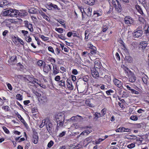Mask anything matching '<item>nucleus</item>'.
<instances>
[{
  "label": "nucleus",
  "instance_id": "nucleus-1",
  "mask_svg": "<svg viewBox=\"0 0 149 149\" xmlns=\"http://www.w3.org/2000/svg\"><path fill=\"white\" fill-rule=\"evenodd\" d=\"M64 117L65 115L61 113H58L56 116L55 118L56 120V122L57 123L58 127H62L63 126L65 119Z\"/></svg>",
  "mask_w": 149,
  "mask_h": 149
},
{
  "label": "nucleus",
  "instance_id": "nucleus-2",
  "mask_svg": "<svg viewBox=\"0 0 149 149\" xmlns=\"http://www.w3.org/2000/svg\"><path fill=\"white\" fill-rule=\"evenodd\" d=\"M143 32L142 27L139 26L134 30L133 35L135 38H139L142 36Z\"/></svg>",
  "mask_w": 149,
  "mask_h": 149
},
{
  "label": "nucleus",
  "instance_id": "nucleus-3",
  "mask_svg": "<svg viewBox=\"0 0 149 149\" xmlns=\"http://www.w3.org/2000/svg\"><path fill=\"white\" fill-rule=\"evenodd\" d=\"M112 4L114 6L116 10L118 13H120L122 10L121 6L117 0H112Z\"/></svg>",
  "mask_w": 149,
  "mask_h": 149
},
{
  "label": "nucleus",
  "instance_id": "nucleus-4",
  "mask_svg": "<svg viewBox=\"0 0 149 149\" xmlns=\"http://www.w3.org/2000/svg\"><path fill=\"white\" fill-rule=\"evenodd\" d=\"M45 125L48 132L49 133H52V130L54 129L53 126L51 121L48 118H46Z\"/></svg>",
  "mask_w": 149,
  "mask_h": 149
},
{
  "label": "nucleus",
  "instance_id": "nucleus-5",
  "mask_svg": "<svg viewBox=\"0 0 149 149\" xmlns=\"http://www.w3.org/2000/svg\"><path fill=\"white\" fill-rule=\"evenodd\" d=\"M128 75L129 81L132 82H134L135 81L136 79V78L134 73L132 72H130V73Z\"/></svg>",
  "mask_w": 149,
  "mask_h": 149
},
{
  "label": "nucleus",
  "instance_id": "nucleus-6",
  "mask_svg": "<svg viewBox=\"0 0 149 149\" xmlns=\"http://www.w3.org/2000/svg\"><path fill=\"white\" fill-rule=\"evenodd\" d=\"M17 58L16 56H13L10 58V59L8 61L9 64L10 65L14 64V63L17 62Z\"/></svg>",
  "mask_w": 149,
  "mask_h": 149
},
{
  "label": "nucleus",
  "instance_id": "nucleus-7",
  "mask_svg": "<svg viewBox=\"0 0 149 149\" xmlns=\"http://www.w3.org/2000/svg\"><path fill=\"white\" fill-rule=\"evenodd\" d=\"M91 73L93 77L95 78H96L99 77L98 70L93 68V70H91Z\"/></svg>",
  "mask_w": 149,
  "mask_h": 149
},
{
  "label": "nucleus",
  "instance_id": "nucleus-8",
  "mask_svg": "<svg viewBox=\"0 0 149 149\" xmlns=\"http://www.w3.org/2000/svg\"><path fill=\"white\" fill-rule=\"evenodd\" d=\"M18 16H20L21 17H24L27 15V13L26 11L24 10H18L17 11Z\"/></svg>",
  "mask_w": 149,
  "mask_h": 149
},
{
  "label": "nucleus",
  "instance_id": "nucleus-9",
  "mask_svg": "<svg viewBox=\"0 0 149 149\" xmlns=\"http://www.w3.org/2000/svg\"><path fill=\"white\" fill-rule=\"evenodd\" d=\"M125 23L127 24H132L134 22V20L131 17L128 16H126L125 17Z\"/></svg>",
  "mask_w": 149,
  "mask_h": 149
},
{
  "label": "nucleus",
  "instance_id": "nucleus-10",
  "mask_svg": "<svg viewBox=\"0 0 149 149\" xmlns=\"http://www.w3.org/2000/svg\"><path fill=\"white\" fill-rule=\"evenodd\" d=\"M113 82L115 85L119 88L122 86V83L116 79H114Z\"/></svg>",
  "mask_w": 149,
  "mask_h": 149
},
{
  "label": "nucleus",
  "instance_id": "nucleus-11",
  "mask_svg": "<svg viewBox=\"0 0 149 149\" xmlns=\"http://www.w3.org/2000/svg\"><path fill=\"white\" fill-rule=\"evenodd\" d=\"M148 43L146 41H142L140 42L139 47L142 50H144L147 47Z\"/></svg>",
  "mask_w": 149,
  "mask_h": 149
},
{
  "label": "nucleus",
  "instance_id": "nucleus-12",
  "mask_svg": "<svg viewBox=\"0 0 149 149\" xmlns=\"http://www.w3.org/2000/svg\"><path fill=\"white\" fill-rule=\"evenodd\" d=\"M33 142L35 144H36L38 143V141L39 137L38 134L37 132H35L33 133Z\"/></svg>",
  "mask_w": 149,
  "mask_h": 149
},
{
  "label": "nucleus",
  "instance_id": "nucleus-13",
  "mask_svg": "<svg viewBox=\"0 0 149 149\" xmlns=\"http://www.w3.org/2000/svg\"><path fill=\"white\" fill-rule=\"evenodd\" d=\"M17 116L18 118L23 123L24 125L25 126L26 129H28L29 127L27 124L26 122L24 119L21 117L20 114H17Z\"/></svg>",
  "mask_w": 149,
  "mask_h": 149
},
{
  "label": "nucleus",
  "instance_id": "nucleus-14",
  "mask_svg": "<svg viewBox=\"0 0 149 149\" xmlns=\"http://www.w3.org/2000/svg\"><path fill=\"white\" fill-rule=\"evenodd\" d=\"M85 3L90 6H93L95 3V0H83Z\"/></svg>",
  "mask_w": 149,
  "mask_h": 149
},
{
  "label": "nucleus",
  "instance_id": "nucleus-15",
  "mask_svg": "<svg viewBox=\"0 0 149 149\" xmlns=\"http://www.w3.org/2000/svg\"><path fill=\"white\" fill-rule=\"evenodd\" d=\"M10 10L11 13L10 14V16L12 17H18L17 14L18 10H14L13 9H10Z\"/></svg>",
  "mask_w": 149,
  "mask_h": 149
},
{
  "label": "nucleus",
  "instance_id": "nucleus-16",
  "mask_svg": "<svg viewBox=\"0 0 149 149\" xmlns=\"http://www.w3.org/2000/svg\"><path fill=\"white\" fill-rule=\"evenodd\" d=\"M67 87L71 90H73V86L72 85L70 80L67 79Z\"/></svg>",
  "mask_w": 149,
  "mask_h": 149
},
{
  "label": "nucleus",
  "instance_id": "nucleus-17",
  "mask_svg": "<svg viewBox=\"0 0 149 149\" xmlns=\"http://www.w3.org/2000/svg\"><path fill=\"white\" fill-rule=\"evenodd\" d=\"M63 79L62 80L60 81H59V82H58V84L59 86L65 87V77H63Z\"/></svg>",
  "mask_w": 149,
  "mask_h": 149
},
{
  "label": "nucleus",
  "instance_id": "nucleus-18",
  "mask_svg": "<svg viewBox=\"0 0 149 149\" xmlns=\"http://www.w3.org/2000/svg\"><path fill=\"white\" fill-rule=\"evenodd\" d=\"M39 13L42 16L43 18L45 19L47 21H49V19L48 17L42 11H39Z\"/></svg>",
  "mask_w": 149,
  "mask_h": 149
},
{
  "label": "nucleus",
  "instance_id": "nucleus-19",
  "mask_svg": "<svg viewBox=\"0 0 149 149\" xmlns=\"http://www.w3.org/2000/svg\"><path fill=\"white\" fill-rule=\"evenodd\" d=\"M29 12L31 13L37 14L38 13V11L34 8H32L29 9Z\"/></svg>",
  "mask_w": 149,
  "mask_h": 149
},
{
  "label": "nucleus",
  "instance_id": "nucleus-20",
  "mask_svg": "<svg viewBox=\"0 0 149 149\" xmlns=\"http://www.w3.org/2000/svg\"><path fill=\"white\" fill-rule=\"evenodd\" d=\"M104 69L102 68H101L100 69H98V72L99 73V74L100 76V77L102 78L103 76V74H104Z\"/></svg>",
  "mask_w": 149,
  "mask_h": 149
},
{
  "label": "nucleus",
  "instance_id": "nucleus-21",
  "mask_svg": "<svg viewBox=\"0 0 149 149\" xmlns=\"http://www.w3.org/2000/svg\"><path fill=\"white\" fill-rule=\"evenodd\" d=\"M10 9V10H6L3 12V15L4 16H10V14H11Z\"/></svg>",
  "mask_w": 149,
  "mask_h": 149
},
{
  "label": "nucleus",
  "instance_id": "nucleus-22",
  "mask_svg": "<svg viewBox=\"0 0 149 149\" xmlns=\"http://www.w3.org/2000/svg\"><path fill=\"white\" fill-rule=\"evenodd\" d=\"M136 8L138 11L141 14L143 15V11L141 8V7L138 5L136 6Z\"/></svg>",
  "mask_w": 149,
  "mask_h": 149
},
{
  "label": "nucleus",
  "instance_id": "nucleus-23",
  "mask_svg": "<svg viewBox=\"0 0 149 149\" xmlns=\"http://www.w3.org/2000/svg\"><path fill=\"white\" fill-rule=\"evenodd\" d=\"M43 70L46 73H48L49 71V69L48 68V66L46 65L45 63L44 65Z\"/></svg>",
  "mask_w": 149,
  "mask_h": 149
},
{
  "label": "nucleus",
  "instance_id": "nucleus-24",
  "mask_svg": "<svg viewBox=\"0 0 149 149\" xmlns=\"http://www.w3.org/2000/svg\"><path fill=\"white\" fill-rule=\"evenodd\" d=\"M57 21L58 22L61 24L64 28H66V26L65 25V24L64 23V22H65L64 20L62 19H57Z\"/></svg>",
  "mask_w": 149,
  "mask_h": 149
},
{
  "label": "nucleus",
  "instance_id": "nucleus-25",
  "mask_svg": "<svg viewBox=\"0 0 149 149\" xmlns=\"http://www.w3.org/2000/svg\"><path fill=\"white\" fill-rule=\"evenodd\" d=\"M45 63L42 60H39L37 63V64L39 67H41L43 65H44Z\"/></svg>",
  "mask_w": 149,
  "mask_h": 149
},
{
  "label": "nucleus",
  "instance_id": "nucleus-26",
  "mask_svg": "<svg viewBox=\"0 0 149 149\" xmlns=\"http://www.w3.org/2000/svg\"><path fill=\"white\" fill-rule=\"evenodd\" d=\"M95 68L94 69H95L97 70H98V69L100 68L101 66L100 63H98V62L96 63V62H95Z\"/></svg>",
  "mask_w": 149,
  "mask_h": 149
},
{
  "label": "nucleus",
  "instance_id": "nucleus-27",
  "mask_svg": "<svg viewBox=\"0 0 149 149\" xmlns=\"http://www.w3.org/2000/svg\"><path fill=\"white\" fill-rule=\"evenodd\" d=\"M41 100L44 103L46 102L47 101V96L46 95H43V96L41 98Z\"/></svg>",
  "mask_w": 149,
  "mask_h": 149
},
{
  "label": "nucleus",
  "instance_id": "nucleus-28",
  "mask_svg": "<svg viewBox=\"0 0 149 149\" xmlns=\"http://www.w3.org/2000/svg\"><path fill=\"white\" fill-rule=\"evenodd\" d=\"M125 59L129 63H131L132 61V58L131 57L128 56L125 57Z\"/></svg>",
  "mask_w": 149,
  "mask_h": 149
},
{
  "label": "nucleus",
  "instance_id": "nucleus-29",
  "mask_svg": "<svg viewBox=\"0 0 149 149\" xmlns=\"http://www.w3.org/2000/svg\"><path fill=\"white\" fill-rule=\"evenodd\" d=\"M59 72L58 70L57 69L56 66L54 67L53 66V73L54 74H57Z\"/></svg>",
  "mask_w": 149,
  "mask_h": 149
},
{
  "label": "nucleus",
  "instance_id": "nucleus-30",
  "mask_svg": "<svg viewBox=\"0 0 149 149\" xmlns=\"http://www.w3.org/2000/svg\"><path fill=\"white\" fill-rule=\"evenodd\" d=\"M46 123V119L45 120H42V123L39 126V127L40 128H42L43 127H44L45 125V123Z\"/></svg>",
  "mask_w": 149,
  "mask_h": 149
},
{
  "label": "nucleus",
  "instance_id": "nucleus-31",
  "mask_svg": "<svg viewBox=\"0 0 149 149\" xmlns=\"http://www.w3.org/2000/svg\"><path fill=\"white\" fill-rule=\"evenodd\" d=\"M96 48L95 47H93V48L91 49L90 50V53L92 54H95L96 53Z\"/></svg>",
  "mask_w": 149,
  "mask_h": 149
},
{
  "label": "nucleus",
  "instance_id": "nucleus-32",
  "mask_svg": "<svg viewBox=\"0 0 149 149\" xmlns=\"http://www.w3.org/2000/svg\"><path fill=\"white\" fill-rule=\"evenodd\" d=\"M27 28L31 32H33V30L32 24L30 23V24H29V25L27 27Z\"/></svg>",
  "mask_w": 149,
  "mask_h": 149
},
{
  "label": "nucleus",
  "instance_id": "nucleus-33",
  "mask_svg": "<svg viewBox=\"0 0 149 149\" xmlns=\"http://www.w3.org/2000/svg\"><path fill=\"white\" fill-rule=\"evenodd\" d=\"M104 79H105L107 81L109 82L111 80V78L110 76L108 75H105L104 77Z\"/></svg>",
  "mask_w": 149,
  "mask_h": 149
},
{
  "label": "nucleus",
  "instance_id": "nucleus-34",
  "mask_svg": "<svg viewBox=\"0 0 149 149\" xmlns=\"http://www.w3.org/2000/svg\"><path fill=\"white\" fill-rule=\"evenodd\" d=\"M87 10L88 11V12L87 13V15L88 17H91V10H90V9L88 8L87 9Z\"/></svg>",
  "mask_w": 149,
  "mask_h": 149
},
{
  "label": "nucleus",
  "instance_id": "nucleus-35",
  "mask_svg": "<svg viewBox=\"0 0 149 149\" xmlns=\"http://www.w3.org/2000/svg\"><path fill=\"white\" fill-rule=\"evenodd\" d=\"M130 119L136 121L138 120V117L136 116H132L130 118Z\"/></svg>",
  "mask_w": 149,
  "mask_h": 149
},
{
  "label": "nucleus",
  "instance_id": "nucleus-36",
  "mask_svg": "<svg viewBox=\"0 0 149 149\" xmlns=\"http://www.w3.org/2000/svg\"><path fill=\"white\" fill-rule=\"evenodd\" d=\"M22 95L20 94H18L16 96L17 99L19 100H22Z\"/></svg>",
  "mask_w": 149,
  "mask_h": 149
},
{
  "label": "nucleus",
  "instance_id": "nucleus-37",
  "mask_svg": "<svg viewBox=\"0 0 149 149\" xmlns=\"http://www.w3.org/2000/svg\"><path fill=\"white\" fill-rule=\"evenodd\" d=\"M135 146V144L134 143H132L130 144L127 145V147L129 148H132L134 147Z\"/></svg>",
  "mask_w": 149,
  "mask_h": 149
},
{
  "label": "nucleus",
  "instance_id": "nucleus-38",
  "mask_svg": "<svg viewBox=\"0 0 149 149\" xmlns=\"http://www.w3.org/2000/svg\"><path fill=\"white\" fill-rule=\"evenodd\" d=\"M55 29L56 31H57L58 32L61 33H63V29L61 28H55Z\"/></svg>",
  "mask_w": 149,
  "mask_h": 149
},
{
  "label": "nucleus",
  "instance_id": "nucleus-39",
  "mask_svg": "<svg viewBox=\"0 0 149 149\" xmlns=\"http://www.w3.org/2000/svg\"><path fill=\"white\" fill-rule=\"evenodd\" d=\"M2 6L3 5L6 6L9 4L10 3V2L6 0L3 1V2H2Z\"/></svg>",
  "mask_w": 149,
  "mask_h": 149
},
{
  "label": "nucleus",
  "instance_id": "nucleus-40",
  "mask_svg": "<svg viewBox=\"0 0 149 149\" xmlns=\"http://www.w3.org/2000/svg\"><path fill=\"white\" fill-rule=\"evenodd\" d=\"M26 37H25V39L26 41L28 42H30L31 41V38L30 36H26Z\"/></svg>",
  "mask_w": 149,
  "mask_h": 149
},
{
  "label": "nucleus",
  "instance_id": "nucleus-41",
  "mask_svg": "<svg viewBox=\"0 0 149 149\" xmlns=\"http://www.w3.org/2000/svg\"><path fill=\"white\" fill-rule=\"evenodd\" d=\"M85 39L86 40H87L89 38V34L88 32H86V31L85 33Z\"/></svg>",
  "mask_w": 149,
  "mask_h": 149
},
{
  "label": "nucleus",
  "instance_id": "nucleus-42",
  "mask_svg": "<svg viewBox=\"0 0 149 149\" xmlns=\"http://www.w3.org/2000/svg\"><path fill=\"white\" fill-rule=\"evenodd\" d=\"M6 111H9L10 110L9 107L8 106H3L2 107Z\"/></svg>",
  "mask_w": 149,
  "mask_h": 149
},
{
  "label": "nucleus",
  "instance_id": "nucleus-43",
  "mask_svg": "<svg viewBox=\"0 0 149 149\" xmlns=\"http://www.w3.org/2000/svg\"><path fill=\"white\" fill-rule=\"evenodd\" d=\"M124 70L125 72V73H126L127 74L130 73V72H132V71L129 70L128 68L127 67L124 68Z\"/></svg>",
  "mask_w": 149,
  "mask_h": 149
},
{
  "label": "nucleus",
  "instance_id": "nucleus-44",
  "mask_svg": "<svg viewBox=\"0 0 149 149\" xmlns=\"http://www.w3.org/2000/svg\"><path fill=\"white\" fill-rule=\"evenodd\" d=\"M54 144V142L52 141H51L48 144L47 146L48 147L50 148Z\"/></svg>",
  "mask_w": 149,
  "mask_h": 149
},
{
  "label": "nucleus",
  "instance_id": "nucleus-45",
  "mask_svg": "<svg viewBox=\"0 0 149 149\" xmlns=\"http://www.w3.org/2000/svg\"><path fill=\"white\" fill-rule=\"evenodd\" d=\"M40 38L44 41L47 40L49 39L48 37H45L42 35H40Z\"/></svg>",
  "mask_w": 149,
  "mask_h": 149
},
{
  "label": "nucleus",
  "instance_id": "nucleus-46",
  "mask_svg": "<svg viewBox=\"0 0 149 149\" xmlns=\"http://www.w3.org/2000/svg\"><path fill=\"white\" fill-rule=\"evenodd\" d=\"M47 60L51 62H54V63H55L56 62L55 60L52 57H49Z\"/></svg>",
  "mask_w": 149,
  "mask_h": 149
},
{
  "label": "nucleus",
  "instance_id": "nucleus-47",
  "mask_svg": "<svg viewBox=\"0 0 149 149\" xmlns=\"http://www.w3.org/2000/svg\"><path fill=\"white\" fill-rule=\"evenodd\" d=\"M89 77L88 76H84L83 78V80L84 81L87 82L88 81Z\"/></svg>",
  "mask_w": 149,
  "mask_h": 149
},
{
  "label": "nucleus",
  "instance_id": "nucleus-48",
  "mask_svg": "<svg viewBox=\"0 0 149 149\" xmlns=\"http://www.w3.org/2000/svg\"><path fill=\"white\" fill-rule=\"evenodd\" d=\"M3 130L4 132L7 134H9L10 133L9 131L8 130L5 126L3 127Z\"/></svg>",
  "mask_w": 149,
  "mask_h": 149
},
{
  "label": "nucleus",
  "instance_id": "nucleus-49",
  "mask_svg": "<svg viewBox=\"0 0 149 149\" xmlns=\"http://www.w3.org/2000/svg\"><path fill=\"white\" fill-rule=\"evenodd\" d=\"M58 37L59 38H60L63 40H65V39H66V38H65V36H63V34H61L58 35Z\"/></svg>",
  "mask_w": 149,
  "mask_h": 149
},
{
  "label": "nucleus",
  "instance_id": "nucleus-50",
  "mask_svg": "<svg viewBox=\"0 0 149 149\" xmlns=\"http://www.w3.org/2000/svg\"><path fill=\"white\" fill-rule=\"evenodd\" d=\"M48 49L50 52L54 53L55 55H56V54L54 53V49L52 47L49 46L48 47Z\"/></svg>",
  "mask_w": 149,
  "mask_h": 149
},
{
  "label": "nucleus",
  "instance_id": "nucleus-51",
  "mask_svg": "<svg viewBox=\"0 0 149 149\" xmlns=\"http://www.w3.org/2000/svg\"><path fill=\"white\" fill-rule=\"evenodd\" d=\"M92 137L91 136H89V137L87 138L86 139V140L88 143L92 141Z\"/></svg>",
  "mask_w": 149,
  "mask_h": 149
},
{
  "label": "nucleus",
  "instance_id": "nucleus-52",
  "mask_svg": "<svg viewBox=\"0 0 149 149\" xmlns=\"http://www.w3.org/2000/svg\"><path fill=\"white\" fill-rule=\"evenodd\" d=\"M131 92L133 94H138L139 93V92L138 91H136L133 89H132V91Z\"/></svg>",
  "mask_w": 149,
  "mask_h": 149
},
{
  "label": "nucleus",
  "instance_id": "nucleus-53",
  "mask_svg": "<svg viewBox=\"0 0 149 149\" xmlns=\"http://www.w3.org/2000/svg\"><path fill=\"white\" fill-rule=\"evenodd\" d=\"M60 76L59 75H57L56 76L55 78V80L57 81H60Z\"/></svg>",
  "mask_w": 149,
  "mask_h": 149
},
{
  "label": "nucleus",
  "instance_id": "nucleus-54",
  "mask_svg": "<svg viewBox=\"0 0 149 149\" xmlns=\"http://www.w3.org/2000/svg\"><path fill=\"white\" fill-rule=\"evenodd\" d=\"M24 23L25 24V26L27 28L29 24H30L27 21H25L24 22Z\"/></svg>",
  "mask_w": 149,
  "mask_h": 149
},
{
  "label": "nucleus",
  "instance_id": "nucleus-55",
  "mask_svg": "<svg viewBox=\"0 0 149 149\" xmlns=\"http://www.w3.org/2000/svg\"><path fill=\"white\" fill-rule=\"evenodd\" d=\"M142 80L144 83L145 84H147L148 80L145 77H143L142 79Z\"/></svg>",
  "mask_w": 149,
  "mask_h": 149
},
{
  "label": "nucleus",
  "instance_id": "nucleus-56",
  "mask_svg": "<svg viewBox=\"0 0 149 149\" xmlns=\"http://www.w3.org/2000/svg\"><path fill=\"white\" fill-rule=\"evenodd\" d=\"M106 109H105L104 108L101 111V113H102V114L101 116H102L104 115L106 113Z\"/></svg>",
  "mask_w": 149,
  "mask_h": 149
},
{
  "label": "nucleus",
  "instance_id": "nucleus-57",
  "mask_svg": "<svg viewBox=\"0 0 149 149\" xmlns=\"http://www.w3.org/2000/svg\"><path fill=\"white\" fill-rule=\"evenodd\" d=\"M93 14L94 15L97 14V17L101 16L102 15V14L101 13H98L96 11H94Z\"/></svg>",
  "mask_w": 149,
  "mask_h": 149
},
{
  "label": "nucleus",
  "instance_id": "nucleus-58",
  "mask_svg": "<svg viewBox=\"0 0 149 149\" xmlns=\"http://www.w3.org/2000/svg\"><path fill=\"white\" fill-rule=\"evenodd\" d=\"M49 6L53 8H54L56 9L58 7L56 5L52 3H51L49 4Z\"/></svg>",
  "mask_w": 149,
  "mask_h": 149
},
{
  "label": "nucleus",
  "instance_id": "nucleus-59",
  "mask_svg": "<svg viewBox=\"0 0 149 149\" xmlns=\"http://www.w3.org/2000/svg\"><path fill=\"white\" fill-rule=\"evenodd\" d=\"M108 29V27L107 26H104L103 27L102 31L103 32H105Z\"/></svg>",
  "mask_w": 149,
  "mask_h": 149
},
{
  "label": "nucleus",
  "instance_id": "nucleus-60",
  "mask_svg": "<svg viewBox=\"0 0 149 149\" xmlns=\"http://www.w3.org/2000/svg\"><path fill=\"white\" fill-rule=\"evenodd\" d=\"M60 69L61 70V72L63 73L64 72H66V69L64 67L61 66L60 67Z\"/></svg>",
  "mask_w": 149,
  "mask_h": 149
},
{
  "label": "nucleus",
  "instance_id": "nucleus-61",
  "mask_svg": "<svg viewBox=\"0 0 149 149\" xmlns=\"http://www.w3.org/2000/svg\"><path fill=\"white\" fill-rule=\"evenodd\" d=\"M21 32L24 36H25L26 35L28 34V32L26 31L22 30Z\"/></svg>",
  "mask_w": 149,
  "mask_h": 149
},
{
  "label": "nucleus",
  "instance_id": "nucleus-62",
  "mask_svg": "<svg viewBox=\"0 0 149 149\" xmlns=\"http://www.w3.org/2000/svg\"><path fill=\"white\" fill-rule=\"evenodd\" d=\"M87 46L88 47L90 48L91 49L93 48V47H95L93 46L92 45L91 43H88L87 45Z\"/></svg>",
  "mask_w": 149,
  "mask_h": 149
},
{
  "label": "nucleus",
  "instance_id": "nucleus-63",
  "mask_svg": "<svg viewBox=\"0 0 149 149\" xmlns=\"http://www.w3.org/2000/svg\"><path fill=\"white\" fill-rule=\"evenodd\" d=\"M7 85L8 88L11 91L12 90V89H13L12 87L10 84L8 83L7 84Z\"/></svg>",
  "mask_w": 149,
  "mask_h": 149
},
{
  "label": "nucleus",
  "instance_id": "nucleus-64",
  "mask_svg": "<svg viewBox=\"0 0 149 149\" xmlns=\"http://www.w3.org/2000/svg\"><path fill=\"white\" fill-rule=\"evenodd\" d=\"M66 133V132L64 131L62 132V133H60L59 135V136L60 137H62Z\"/></svg>",
  "mask_w": 149,
  "mask_h": 149
}]
</instances>
